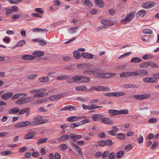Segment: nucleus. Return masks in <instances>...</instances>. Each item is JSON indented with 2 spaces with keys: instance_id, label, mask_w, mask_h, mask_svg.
I'll list each match as a JSON object with an SVG mask.
<instances>
[{
  "instance_id": "f257e3e1",
  "label": "nucleus",
  "mask_w": 159,
  "mask_h": 159,
  "mask_svg": "<svg viewBox=\"0 0 159 159\" xmlns=\"http://www.w3.org/2000/svg\"><path fill=\"white\" fill-rule=\"evenodd\" d=\"M43 118V116H37L34 117L33 119V120L31 122L29 121L20 122L15 124L14 127L16 128L22 127L31 125H40L41 120Z\"/></svg>"
},
{
  "instance_id": "f03ea898",
  "label": "nucleus",
  "mask_w": 159,
  "mask_h": 159,
  "mask_svg": "<svg viewBox=\"0 0 159 159\" xmlns=\"http://www.w3.org/2000/svg\"><path fill=\"white\" fill-rule=\"evenodd\" d=\"M90 121V120L88 119L83 120L71 124L70 125V127L73 129L75 127H77L85 124L89 123Z\"/></svg>"
},
{
  "instance_id": "7ed1b4c3",
  "label": "nucleus",
  "mask_w": 159,
  "mask_h": 159,
  "mask_svg": "<svg viewBox=\"0 0 159 159\" xmlns=\"http://www.w3.org/2000/svg\"><path fill=\"white\" fill-rule=\"evenodd\" d=\"M135 12H132L128 14L127 16L124 19H122L121 21L122 22H129L135 16Z\"/></svg>"
},
{
  "instance_id": "20e7f679",
  "label": "nucleus",
  "mask_w": 159,
  "mask_h": 159,
  "mask_svg": "<svg viewBox=\"0 0 159 159\" xmlns=\"http://www.w3.org/2000/svg\"><path fill=\"white\" fill-rule=\"evenodd\" d=\"M151 96L150 94H143L135 95L134 96V97L137 100H142L144 99L150 98Z\"/></svg>"
},
{
  "instance_id": "39448f33",
  "label": "nucleus",
  "mask_w": 159,
  "mask_h": 159,
  "mask_svg": "<svg viewBox=\"0 0 159 159\" xmlns=\"http://www.w3.org/2000/svg\"><path fill=\"white\" fill-rule=\"evenodd\" d=\"M36 134V132L35 131H31L28 132L25 135L24 139H33Z\"/></svg>"
},
{
  "instance_id": "423d86ee",
  "label": "nucleus",
  "mask_w": 159,
  "mask_h": 159,
  "mask_svg": "<svg viewBox=\"0 0 159 159\" xmlns=\"http://www.w3.org/2000/svg\"><path fill=\"white\" fill-rule=\"evenodd\" d=\"M155 5L154 2H149L143 3L142 5V7L145 9H148L155 6Z\"/></svg>"
},
{
  "instance_id": "0eeeda50",
  "label": "nucleus",
  "mask_w": 159,
  "mask_h": 159,
  "mask_svg": "<svg viewBox=\"0 0 159 159\" xmlns=\"http://www.w3.org/2000/svg\"><path fill=\"white\" fill-rule=\"evenodd\" d=\"M101 121L102 123L107 125H111L114 123L112 120L108 117L101 118Z\"/></svg>"
},
{
  "instance_id": "6e6552de",
  "label": "nucleus",
  "mask_w": 159,
  "mask_h": 159,
  "mask_svg": "<svg viewBox=\"0 0 159 159\" xmlns=\"http://www.w3.org/2000/svg\"><path fill=\"white\" fill-rule=\"evenodd\" d=\"M93 65L90 63L81 64L77 65V67L79 69H84L92 67Z\"/></svg>"
},
{
  "instance_id": "1a4fd4ad",
  "label": "nucleus",
  "mask_w": 159,
  "mask_h": 159,
  "mask_svg": "<svg viewBox=\"0 0 159 159\" xmlns=\"http://www.w3.org/2000/svg\"><path fill=\"white\" fill-rule=\"evenodd\" d=\"M104 115L101 114H97L93 115L92 116V119L94 121H98V119L104 117Z\"/></svg>"
},
{
  "instance_id": "9d476101",
  "label": "nucleus",
  "mask_w": 159,
  "mask_h": 159,
  "mask_svg": "<svg viewBox=\"0 0 159 159\" xmlns=\"http://www.w3.org/2000/svg\"><path fill=\"white\" fill-rule=\"evenodd\" d=\"M13 95V93L11 92H7L6 93L2 94V98L4 100H6L11 97Z\"/></svg>"
},
{
  "instance_id": "9b49d317",
  "label": "nucleus",
  "mask_w": 159,
  "mask_h": 159,
  "mask_svg": "<svg viewBox=\"0 0 159 159\" xmlns=\"http://www.w3.org/2000/svg\"><path fill=\"white\" fill-rule=\"evenodd\" d=\"M116 75L114 73H102L101 78H108L111 77H113Z\"/></svg>"
},
{
  "instance_id": "f8f14e48",
  "label": "nucleus",
  "mask_w": 159,
  "mask_h": 159,
  "mask_svg": "<svg viewBox=\"0 0 159 159\" xmlns=\"http://www.w3.org/2000/svg\"><path fill=\"white\" fill-rule=\"evenodd\" d=\"M101 22L102 24L105 25L111 26L113 25V22L111 20H101Z\"/></svg>"
},
{
  "instance_id": "ddd939ff",
  "label": "nucleus",
  "mask_w": 159,
  "mask_h": 159,
  "mask_svg": "<svg viewBox=\"0 0 159 159\" xmlns=\"http://www.w3.org/2000/svg\"><path fill=\"white\" fill-rule=\"evenodd\" d=\"M90 79L89 77L83 76H80V82H88L90 81Z\"/></svg>"
},
{
  "instance_id": "4468645a",
  "label": "nucleus",
  "mask_w": 159,
  "mask_h": 159,
  "mask_svg": "<svg viewBox=\"0 0 159 159\" xmlns=\"http://www.w3.org/2000/svg\"><path fill=\"white\" fill-rule=\"evenodd\" d=\"M101 70L99 69H96L93 70L92 75H94L97 77L101 78L102 73H100Z\"/></svg>"
},
{
  "instance_id": "2eb2a0df",
  "label": "nucleus",
  "mask_w": 159,
  "mask_h": 159,
  "mask_svg": "<svg viewBox=\"0 0 159 159\" xmlns=\"http://www.w3.org/2000/svg\"><path fill=\"white\" fill-rule=\"evenodd\" d=\"M33 55L35 57H40L44 55V52L41 51H37L33 53Z\"/></svg>"
},
{
  "instance_id": "dca6fc26",
  "label": "nucleus",
  "mask_w": 159,
  "mask_h": 159,
  "mask_svg": "<svg viewBox=\"0 0 159 159\" xmlns=\"http://www.w3.org/2000/svg\"><path fill=\"white\" fill-rule=\"evenodd\" d=\"M70 138V136L68 134H64L61 136L60 138L58 139V141H65L68 140Z\"/></svg>"
},
{
  "instance_id": "f3484780",
  "label": "nucleus",
  "mask_w": 159,
  "mask_h": 159,
  "mask_svg": "<svg viewBox=\"0 0 159 159\" xmlns=\"http://www.w3.org/2000/svg\"><path fill=\"white\" fill-rule=\"evenodd\" d=\"M22 58L23 60H33L35 59V57L32 55H23L22 57Z\"/></svg>"
},
{
  "instance_id": "a211bd4d",
  "label": "nucleus",
  "mask_w": 159,
  "mask_h": 159,
  "mask_svg": "<svg viewBox=\"0 0 159 159\" xmlns=\"http://www.w3.org/2000/svg\"><path fill=\"white\" fill-rule=\"evenodd\" d=\"M81 55L82 57L84 58H87L89 59L93 58V55L89 53L86 52L82 53H81Z\"/></svg>"
},
{
  "instance_id": "6ab92c4d",
  "label": "nucleus",
  "mask_w": 159,
  "mask_h": 159,
  "mask_svg": "<svg viewBox=\"0 0 159 159\" xmlns=\"http://www.w3.org/2000/svg\"><path fill=\"white\" fill-rule=\"evenodd\" d=\"M146 14V11L144 10H141L137 13L136 16L138 17H143Z\"/></svg>"
},
{
  "instance_id": "aec40b11",
  "label": "nucleus",
  "mask_w": 159,
  "mask_h": 159,
  "mask_svg": "<svg viewBox=\"0 0 159 159\" xmlns=\"http://www.w3.org/2000/svg\"><path fill=\"white\" fill-rule=\"evenodd\" d=\"M108 112L110 114L111 116L119 114L118 111L116 110L110 109L108 110Z\"/></svg>"
},
{
  "instance_id": "412c9836",
  "label": "nucleus",
  "mask_w": 159,
  "mask_h": 159,
  "mask_svg": "<svg viewBox=\"0 0 159 159\" xmlns=\"http://www.w3.org/2000/svg\"><path fill=\"white\" fill-rule=\"evenodd\" d=\"M82 2L84 4L89 7L92 6V2L90 0H82Z\"/></svg>"
},
{
  "instance_id": "4be33fe9",
  "label": "nucleus",
  "mask_w": 159,
  "mask_h": 159,
  "mask_svg": "<svg viewBox=\"0 0 159 159\" xmlns=\"http://www.w3.org/2000/svg\"><path fill=\"white\" fill-rule=\"evenodd\" d=\"M79 28V26L74 27H72L69 29L68 30L69 33L70 34H73L77 32V30Z\"/></svg>"
},
{
  "instance_id": "5701e85b",
  "label": "nucleus",
  "mask_w": 159,
  "mask_h": 159,
  "mask_svg": "<svg viewBox=\"0 0 159 159\" xmlns=\"http://www.w3.org/2000/svg\"><path fill=\"white\" fill-rule=\"evenodd\" d=\"M142 61V59H140L138 57H136L132 58L130 61V62L134 63H139L141 62Z\"/></svg>"
},
{
  "instance_id": "b1692460",
  "label": "nucleus",
  "mask_w": 159,
  "mask_h": 159,
  "mask_svg": "<svg viewBox=\"0 0 159 159\" xmlns=\"http://www.w3.org/2000/svg\"><path fill=\"white\" fill-rule=\"evenodd\" d=\"M25 42L24 40H21L19 41L16 45L12 48V49H14L18 47L22 46L25 44Z\"/></svg>"
},
{
  "instance_id": "393cba45",
  "label": "nucleus",
  "mask_w": 159,
  "mask_h": 159,
  "mask_svg": "<svg viewBox=\"0 0 159 159\" xmlns=\"http://www.w3.org/2000/svg\"><path fill=\"white\" fill-rule=\"evenodd\" d=\"M94 2L97 5L100 7H102L104 5V2L102 0H95Z\"/></svg>"
},
{
  "instance_id": "a878e982",
  "label": "nucleus",
  "mask_w": 159,
  "mask_h": 159,
  "mask_svg": "<svg viewBox=\"0 0 159 159\" xmlns=\"http://www.w3.org/2000/svg\"><path fill=\"white\" fill-rule=\"evenodd\" d=\"M75 89L78 91H89L88 89H87L86 86H78L75 88Z\"/></svg>"
},
{
  "instance_id": "bb28decb",
  "label": "nucleus",
  "mask_w": 159,
  "mask_h": 159,
  "mask_svg": "<svg viewBox=\"0 0 159 159\" xmlns=\"http://www.w3.org/2000/svg\"><path fill=\"white\" fill-rule=\"evenodd\" d=\"M125 93L124 92H113V96L118 97L119 96H122L125 94Z\"/></svg>"
},
{
  "instance_id": "cd10ccee",
  "label": "nucleus",
  "mask_w": 159,
  "mask_h": 159,
  "mask_svg": "<svg viewBox=\"0 0 159 159\" xmlns=\"http://www.w3.org/2000/svg\"><path fill=\"white\" fill-rule=\"evenodd\" d=\"M148 74V71L146 70H141L138 71V75L140 76L147 75Z\"/></svg>"
},
{
  "instance_id": "c85d7f7f",
  "label": "nucleus",
  "mask_w": 159,
  "mask_h": 159,
  "mask_svg": "<svg viewBox=\"0 0 159 159\" xmlns=\"http://www.w3.org/2000/svg\"><path fill=\"white\" fill-rule=\"evenodd\" d=\"M19 109L18 108H14L9 111V113L10 114H14L17 113L19 111Z\"/></svg>"
},
{
  "instance_id": "c756f323",
  "label": "nucleus",
  "mask_w": 159,
  "mask_h": 159,
  "mask_svg": "<svg viewBox=\"0 0 159 159\" xmlns=\"http://www.w3.org/2000/svg\"><path fill=\"white\" fill-rule=\"evenodd\" d=\"M49 78L48 76L42 77L39 79V80L41 82H47L49 81Z\"/></svg>"
},
{
  "instance_id": "7c9ffc66",
  "label": "nucleus",
  "mask_w": 159,
  "mask_h": 159,
  "mask_svg": "<svg viewBox=\"0 0 159 159\" xmlns=\"http://www.w3.org/2000/svg\"><path fill=\"white\" fill-rule=\"evenodd\" d=\"M75 148L79 155L80 157H82L83 156V154L81 148L80 147L77 146H76Z\"/></svg>"
},
{
  "instance_id": "2f4dec72",
  "label": "nucleus",
  "mask_w": 159,
  "mask_h": 159,
  "mask_svg": "<svg viewBox=\"0 0 159 159\" xmlns=\"http://www.w3.org/2000/svg\"><path fill=\"white\" fill-rule=\"evenodd\" d=\"M48 139L47 138H41L38 140L37 143L38 144H39L41 143H45L47 141Z\"/></svg>"
},
{
  "instance_id": "473e14b6",
  "label": "nucleus",
  "mask_w": 159,
  "mask_h": 159,
  "mask_svg": "<svg viewBox=\"0 0 159 159\" xmlns=\"http://www.w3.org/2000/svg\"><path fill=\"white\" fill-rule=\"evenodd\" d=\"M73 54L74 57L76 59H79L81 57L80 55L79 51H75Z\"/></svg>"
},
{
  "instance_id": "72a5a7b5",
  "label": "nucleus",
  "mask_w": 159,
  "mask_h": 159,
  "mask_svg": "<svg viewBox=\"0 0 159 159\" xmlns=\"http://www.w3.org/2000/svg\"><path fill=\"white\" fill-rule=\"evenodd\" d=\"M153 56L151 54H146L142 57V58L144 60H149L152 59Z\"/></svg>"
},
{
  "instance_id": "f704fd0d",
  "label": "nucleus",
  "mask_w": 159,
  "mask_h": 159,
  "mask_svg": "<svg viewBox=\"0 0 159 159\" xmlns=\"http://www.w3.org/2000/svg\"><path fill=\"white\" fill-rule=\"evenodd\" d=\"M77 120V117L76 116H72L68 118L67 120L70 122H73Z\"/></svg>"
},
{
  "instance_id": "c9c22d12",
  "label": "nucleus",
  "mask_w": 159,
  "mask_h": 159,
  "mask_svg": "<svg viewBox=\"0 0 159 159\" xmlns=\"http://www.w3.org/2000/svg\"><path fill=\"white\" fill-rule=\"evenodd\" d=\"M116 137L118 139H123L126 137V135L123 133H120L118 134Z\"/></svg>"
},
{
  "instance_id": "e433bc0d",
  "label": "nucleus",
  "mask_w": 159,
  "mask_h": 159,
  "mask_svg": "<svg viewBox=\"0 0 159 159\" xmlns=\"http://www.w3.org/2000/svg\"><path fill=\"white\" fill-rule=\"evenodd\" d=\"M120 76L121 77H126L129 76V72H122L120 74Z\"/></svg>"
},
{
  "instance_id": "4c0bfd02",
  "label": "nucleus",
  "mask_w": 159,
  "mask_h": 159,
  "mask_svg": "<svg viewBox=\"0 0 159 159\" xmlns=\"http://www.w3.org/2000/svg\"><path fill=\"white\" fill-rule=\"evenodd\" d=\"M110 90V89L108 87L104 86H100V91H109Z\"/></svg>"
},
{
  "instance_id": "58836bf2",
  "label": "nucleus",
  "mask_w": 159,
  "mask_h": 159,
  "mask_svg": "<svg viewBox=\"0 0 159 159\" xmlns=\"http://www.w3.org/2000/svg\"><path fill=\"white\" fill-rule=\"evenodd\" d=\"M70 137L71 139H80L81 137V136L80 135H75L73 133H71L70 134Z\"/></svg>"
},
{
  "instance_id": "ea45409f",
  "label": "nucleus",
  "mask_w": 159,
  "mask_h": 159,
  "mask_svg": "<svg viewBox=\"0 0 159 159\" xmlns=\"http://www.w3.org/2000/svg\"><path fill=\"white\" fill-rule=\"evenodd\" d=\"M118 112L119 114H126L129 113V111L128 109H123L119 111H118Z\"/></svg>"
},
{
  "instance_id": "a19ab883",
  "label": "nucleus",
  "mask_w": 159,
  "mask_h": 159,
  "mask_svg": "<svg viewBox=\"0 0 159 159\" xmlns=\"http://www.w3.org/2000/svg\"><path fill=\"white\" fill-rule=\"evenodd\" d=\"M30 108H25L22 109V110H19V113L18 114V115H22L24 114L25 112L27 111L28 110L30 109Z\"/></svg>"
},
{
  "instance_id": "79ce46f5",
  "label": "nucleus",
  "mask_w": 159,
  "mask_h": 159,
  "mask_svg": "<svg viewBox=\"0 0 159 159\" xmlns=\"http://www.w3.org/2000/svg\"><path fill=\"white\" fill-rule=\"evenodd\" d=\"M48 100V99L47 98H43L40 100H39L36 102V103L35 104H37L39 103H43L47 101Z\"/></svg>"
},
{
  "instance_id": "37998d69",
  "label": "nucleus",
  "mask_w": 159,
  "mask_h": 159,
  "mask_svg": "<svg viewBox=\"0 0 159 159\" xmlns=\"http://www.w3.org/2000/svg\"><path fill=\"white\" fill-rule=\"evenodd\" d=\"M60 148L63 151H65L68 148L67 146L65 144H62L59 146Z\"/></svg>"
},
{
  "instance_id": "c03bdc74",
  "label": "nucleus",
  "mask_w": 159,
  "mask_h": 159,
  "mask_svg": "<svg viewBox=\"0 0 159 159\" xmlns=\"http://www.w3.org/2000/svg\"><path fill=\"white\" fill-rule=\"evenodd\" d=\"M38 75L36 74H34L30 75L28 77V79L29 80H34L35 79L37 76Z\"/></svg>"
},
{
  "instance_id": "a18cd8bd",
  "label": "nucleus",
  "mask_w": 159,
  "mask_h": 159,
  "mask_svg": "<svg viewBox=\"0 0 159 159\" xmlns=\"http://www.w3.org/2000/svg\"><path fill=\"white\" fill-rule=\"evenodd\" d=\"M143 33L146 34H152V31L151 29H146L143 30Z\"/></svg>"
},
{
  "instance_id": "49530a36",
  "label": "nucleus",
  "mask_w": 159,
  "mask_h": 159,
  "mask_svg": "<svg viewBox=\"0 0 159 159\" xmlns=\"http://www.w3.org/2000/svg\"><path fill=\"white\" fill-rule=\"evenodd\" d=\"M124 153V151H121L118 152L116 154V157L117 158H120L123 155Z\"/></svg>"
},
{
  "instance_id": "de8ad7c7",
  "label": "nucleus",
  "mask_w": 159,
  "mask_h": 159,
  "mask_svg": "<svg viewBox=\"0 0 159 159\" xmlns=\"http://www.w3.org/2000/svg\"><path fill=\"white\" fill-rule=\"evenodd\" d=\"M98 144L100 147H103L106 145V141L104 140H101L98 142Z\"/></svg>"
},
{
  "instance_id": "09e8293b",
  "label": "nucleus",
  "mask_w": 159,
  "mask_h": 159,
  "mask_svg": "<svg viewBox=\"0 0 159 159\" xmlns=\"http://www.w3.org/2000/svg\"><path fill=\"white\" fill-rule=\"evenodd\" d=\"M80 76L75 75L72 77L74 82L80 83Z\"/></svg>"
},
{
  "instance_id": "8fccbe9b",
  "label": "nucleus",
  "mask_w": 159,
  "mask_h": 159,
  "mask_svg": "<svg viewBox=\"0 0 159 159\" xmlns=\"http://www.w3.org/2000/svg\"><path fill=\"white\" fill-rule=\"evenodd\" d=\"M12 153L11 151H5L1 152V155L3 156L10 155L12 154Z\"/></svg>"
},
{
  "instance_id": "3c124183",
  "label": "nucleus",
  "mask_w": 159,
  "mask_h": 159,
  "mask_svg": "<svg viewBox=\"0 0 159 159\" xmlns=\"http://www.w3.org/2000/svg\"><path fill=\"white\" fill-rule=\"evenodd\" d=\"M149 65L150 64H149L147 62L140 64V67L142 68L146 67L149 66Z\"/></svg>"
},
{
  "instance_id": "603ef678",
  "label": "nucleus",
  "mask_w": 159,
  "mask_h": 159,
  "mask_svg": "<svg viewBox=\"0 0 159 159\" xmlns=\"http://www.w3.org/2000/svg\"><path fill=\"white\" fill-rule=\"evenodd\" d=\"M34 11L36 12H39L42 14L44 13V11L42 8H37L35 9Z\"/></svg>"
},
{
  "instance_id": "864d4df0",
  "label": "nucleus",
  "mask_w": 159,
  "mask_h": 159,
  "mask_svg": "<svg viewBox=\"0 0 159 159\" xmlns=\"http://www.w3.org/2000/svg\"><path fill=\"white\" fill-rule=\"evenodd\" d=\"M77 108L76 107L72 105L68 106V110L69 111H72L76 110Z\"/></svg>"
},
{
  "instance_id": "5fc2aeb1",
  "label": "nucleus",
  "mask_w": 159,
  "mask_h": 159,
  "mask_svg": "<svg viewBox=\"0 0 159 159\" xmlns=\"http://www.w3.org/2000/svg\"><path fill=\"white\" fill-rule=\"evenodd\" d=\"M62 95L60 94L57 95H55L52 96V97L54 99L57 100L61 98Z\"/></svg>"
},
{
  "instance_id": "6e6d98bb",
  "label": "nucleus",
  "mask_w": 159,
  "mask_h": 159,
  "mask_svg": "<svg viewBox=\"0 0 159 159\" xmlns=\"http://www.w3.org/2000/svg\"><path fill=\"white\" fill-rule=\"evenodd\" d=\"M91 89H93L94 90L100 91V86H94L91 87Z\"/></svg>"
},
{
  "instance_id": "4d7b16f0",
  "label": "nucleus",
  "mask_w": 159,
  "mask_h": 159,
  "mask_svg": "<svg viewBox=\"0 0 159 159\" xmlns=\"http://www.w3.org/2000/svg\"><path fill=\"white\" fill-rule=\"evenodd\" d=\"M143 137L141 135H140L138 138L137 141L139 143H142L143 142Z\"/></svg>"
},
{
  "instance_id": "13d9d810",
  "label": "nucleus",
  "mask_w": 159,
  "mask_h": 159,
  "mask_svg": "<svg viewBox=\"0 0 159 159\" xmlns=\"http://www.w3.org/2000/svg\"><path fill=\"white\" fill-rule=\"evenodd\" d=\"M115 157V155L114 153H111L109 156V159H114Z\"/></svg>"
},
{
  "instance_id": "bf43d9fd",
  "label": "nucleus",
  "mask_w": 159,
  "mask_h": 159,
  "mask_svg": "<svg viewBox=\"0 0 159 159\" xmlns=\"http://www.w3.org/2000/svg\"><path fill=\"white\" fill-rule=\"evenodd\" d=\"M130 76H134L138 75V72H129Z\"/></svg>"
},
{
  "instance_id": "052dcab7",
  "label": "nucleus",
  "mask_w": 159,
  "mask_h": 159,
  "mask_svg": "<svg viewBox=\"0 0 159 159\" xmlns=\"http://www.w3.org/2000/svg\"><path fill=\"white\" fill-rule=\"evenodd\" d=\"M132 148V145L131 144H129L125 147L124 149L129 151Z\"/></svg>"
},
{
  "instance_id": "680f3d73",
  "label": "nucleus",
  "mask_w": 159,
  "mask_h": 159,
  "mask_svg": "<svg viewBox=\"0 0 159 159\" xmlns=\"http://www.w3.org/2000/svg\"><path fill=\"white\" fill-rule=\"evenodd\" d=\"M31 16L33 17H38L40 18H42V16L40 14L35 13H32L31 14Z\"/></svg>"
},
{
  "instance_id": "e2e57ef3",
  "label": "nucleus",
  "mask_w": 159,
  "mask_h": 159,
  "mask_svg": "<svg viewBox=\"0 0 159 159\" xmlns=\"http://www.w3.org/2000/svg\"><path fill=\"white\" fill-rule=\"evenodd\" d=\"M96 105L94 104H91L90 105H89L88 109L91 110L96 109Z\"/></svg>"
},
{
  "instance_id": "0e129e2a",
  "label": "nucleus",
  "mask_w": 159,
  "mask_h": 159,
  "mask_svg": "<svg viewBox=\"0 0 159 159\" xmlns=\"http://www.w3.org/2000/svg\"><path fill=\"white\" fill-rule=\"evenodd\" d=\"M44 97V95L43 94V92H41L39 94H35L34 95V97Z\"/></svg>"
},
{
  "instance_id": "69168bd1",
  "label": "nucleus",
  "mask_w": 159,
  "mask_h": 159,
  "mask_svg": "<svg viewBox=\"0 0 159 159\" xmlns=\"http://www.w3.org/2000/svg\"><path fill=\"white\" fill-rule=\"evenodd\" d=\"M38 110L40 112H46L48 111V110L45 109L44 107H39L38 109Z\"/></svg>"
},
{
  "instance_id": "338daca9",
  "label": "nucleus",
  "mask_w": 159,
  "mask_h": 159,
  "mask_svg": "<svg viewBox=\"0 0 159 159\" xmlns=\"http://www.w3.org/2000/svg\"><path fill=\"white\" fill-rule=\"evenodd\" d=\"M108 134L112 136H115L116 133L113 130H109L108 132Z\"/></svg>"
},
{
  "instance_id": "774afa93",
  "label": "nucleus",
  "mask_w": 159,
  "mask_h": 159,
  "mask_svg": "<svg viewBox=\"0 0 159 159\" xmlns=\"http://www.w3.org/2000/svg\"><path fill=\"white\" fill-rule=\"evenodd\" d=\"M157 119L155 118H152L150 119L149 122L150 123H153L157 121Z\"/></svg>"
}]
</instances>
